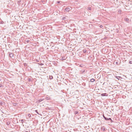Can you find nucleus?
I'll return each mask as SVG.
<instances>
[{"instance_id": "nucleus-1", "label": "nucleus", "mask_w": 132, "mask_h": 132, "mask_svg": "<svg viewBox=\"0 0 132 132\" xmlns=\"http://www.w3.org/2000/svg\"><path fill=\"white\" fill-rule=\"evenodd\" d=\"M9 56L10 57L12 58L13 56V53L9 52Z\"/></svg>"}, {"instance_id": "nucleus-2", "label": "nucleus", "mask_w": 132, "mask_h": 132, "mask_svg": "<svg viewBox=\"0 0 132 132\" xmlns=\"http://www.w3.org/2000/svg\"><path fill=\"white\" fill-rule=\"evenodd\" d=\"M106 120H110L111 121V122H113V121L110 118H106L105 119Z\"/></svg>"}, {"instance_id": "nucleus-3", "label": "nucleus", "mask_w": 132, "mask_h": 132, "mask_svg": "<svg viewBox=\"0 0 132 132\" xmlns=\"http://www.w3.org/2000/svg\"><path fill=\"white\" fill-rule=\"evenodd\" d=\"M71 7H70V8L69 7H67L65 8V10L66 11H69L70 10V9L71 8Z\"/></svg>"}, {"instance_id": "nucleus-4", "label": "nucleus", "mask_w": 132, "mask_h": 132, "mask_svg": "<svg viewBox=\"0 0 132 132\" xmlns=\"http://www.w3.org/2000/svg\"><path fill=\"white\" fill-rule=\"evenodd\" d=\"M101 95L102 96H107L108 95V94L106 93H104V94H102Z\"/></svg>"}, {"instance_id": "nucleus-5", "label": "nucleus", "mask_w": 132, "mask_h": 132, "mask_svg": "<svg viewBox=\"0 0 132 132\" xmlns=\"http://www.w3.org/2000/svg\"><path fill=\"white\" fill-rule=\"evenodd\" d=\"M125 20L126 21H127V22H129V19L128 18H125Z\"/></svg>"}, {"instance_id": "nucleus-6", "label": "nucleus", "mask_w": 132, "mask_h": 132, "mask_svg": "<svg viewBox=\"0 0 132 132\" xmlns=\"http://www.w3.org/2000/svg\"><path fill=\"white\" fill-rule=\"evenodd\" d=\"M66 58L65 56L63 57L62 58L61 60H66Z\"/></svg>"}, {"instance_id": "nucleus-7", "label": "nucleus", "mask_w": 132, "mask_h": 132, "mask_svg": "<svg viewBox=\"0 0 132 132\" xmlns=\"http://www.w3.org/2000/svg\"><path fill=\"white\" fill-rule=\"evenodd\" d=\"M79 113H78V111H76L75 112V115H77V114L79 115Z\"/></svg>"}, {"instance_id": "nucleus-8", "label": "nucleus", "mask_w": 132, "mask_h": 132, "mask_svg": "<svg viewBox=\"0 0 132 132\" xmlns=\"http://www.w3.org/2000/svg\"><path fill=\"white\" fill-rule=\"evenodd\" d=\"M95 80L93 78L91 79L90 80V81L92 82H93Z\"/></svg>"}, {"instance_id": "nucleus-9", "label": "nucleus", "mask_w": 132, "mask_h": 132, "mask_svg": "<svg viewBox=\"0 0 132 132\" xmlns=\"http://www.w3.org/2000/svg\"><path fill=\"white\" fill-rule=\"evenodd\" d=\"M43 99H39L38 100V102H41V101H43Z\"/></svg>"}, {"instance_id": "nucleus-10", "label": "nucleus", "mask_w": 132, "mask_h": 132, "mask_svg": "<svg viewBox=\"0 0 132 132\" xmlns=\"http://www.w3.org/2000/svg\"><path fill=\"white\" fill-rule=\"evenodd\" d=\"M53 78V76H49V79H52Z\"/></svg>"}, {"instance_id": "nucleus-11", "label": "nucleus", "mask_w": 132, "mask_h": 132, "mask_svg": "<svg viewBox=\"0 0 132 132\" xmlns=\"http://www.w3.org/2000/svg\"><path fill=\"white\" fill-rule=\"evenodd\" d=\"M24 120H24V119H21L19 121H21V122H22V123H23L24 122Z\"/></svg>"}, {"instance_id": "nucleus-12", "label": "nucleus", "mask_w": 132, "mask_h": 132, "mask_svg": "<svg viewBox=\"0 0 132 132\" xmlns=\"http://www.w3.org/2000/svg\"><path fill=\"white\" fill-rule=\"evenodd\" d=\"M83 52L84 53H86L87 52V50H83Z\"/></svg>"}, {"instance_id": "nucleus-13", "label": "nucleus", "mask_w": 132, "mask_h": 132, "mask_svg": "<svg viewBox=\"0 0 132 132\" xmlns=\"http://www.w3.org/2000/svg\"><path fill=\"white\" fill-rule=\"evenodd\" d=\"M116 78L118 79L119 80V78H120L121 77H120V76H116Z\"/></svg>"}, {"instance_id": "nucleus-14", "label": "nucleus", "mask_w": 132, "mask_h": 132, "mask_svg": "<svg viewBox=\"0 0 132 132\" xmlns=\"http://www.w3.org/2000/svg\"><path fill=\"white\" fill-rule=\"evenodd\" d=\"M28 81H31V78H29L28 79Z\"/></svg>"}, {"instance_id": "nucleus-15", "label": "nucleus", "mask_w": 132, "mask_h": 132, "mask_svg": "<svg viewBox=\"0 0 132 132\" xmlns=\"http://www.w3.org/2000/svg\"><path fill=\"white\" fill-rule=\"evenodd\" d=\"M38 114H40L38 112L37 110H36L35 111Z\"/></svg>"}, {"instance_id": "nucleus-16", "label": "nucleus", "mask_w": 132, "mask_h": 132, "mask_svg": "<svg viewBox=\"0 0 132 132\" xmlns=\"http://www.w3.org/2000/svg\"><path fill=\"white\" fill-rule=\"evenodd\" d=\"M28 116L30 118L31 117V115L30 114H29L28 115Z\"/></svg>"}, {"instance_id": "nucleus-17", "label": "nucleus", "mask_w": 132, "mask_h": 132, "mask_svg": "<svg viewBox=\"0 0 132 132\" xmlns=\"http://www.w3.org/2000/svg\"><path fill=\"white\" fill-rule=\"evenodd\" d=\"M88 10H91V7H88Z\"/></svg>"}, {"instance_id": "nucleus-18", "label": "nucleus", "mask_w": 132, "mask_h": 132, "mask_svg": "<svg viewBox=\"0 0 132 132\" xmlns=\"http://www.w3.org/2000/svg\"><path fill=\"white\" fill-rule=\"evenodd\" d=\"M102 129L103 130V131H105V129L104 128H102Z\"/></svg>"}, {"instance_id": "nucleus-19", "label": "nucleus", "mask_w": 132, "mask_h": 132, "mask_svg": "<svg viewBox=\"0 0 132 132\" xmlns=\"http://www.w3.org/2000/svg\"><path fill=\"white\" fill-rule=\"evenodd\" d=\"M3 23H4V22L3 21H1V24H3Z\"/></svg>"}, {"instance_id": "nucleus-20", "label": "nucleus", "mask_w": 132, "mask_h": 132, "mask_svg": "<svg viewBox=\"0 0 132 132\" xmlns=\"http://www.w3.org/2000/svg\"><path fill=\"white\" fill-rule=\"evenodd\" d=\"M129 63L130 64H132V61H130L129 62Z\"/></svg>"}, {"instance_id": "nucleus-21", "label": "nucleus", "mask_w": 132, "mask_h": 132, "mask_svg": "<svg viewBox=\"0 0 132 132\" xmlns=\"http://www.w3.org/2000/svg\"><path fill=\"white\" fill-rule=\"evenodd\" d=\"M65 17H62V19L64 20V19H65Z\"/></svg>"}, {"instance_id": "nucleus-22", "label": "nucleus", "mask_w": 132, "mask_h": 132, "mask_svg": "<svg viewBox=\"0 0 132 132\" xmlns=\"http://www.w3.org/2000/svg\"><path fill=\"white\" fill-rule=\"evenodd\" d=\"M103 116L104 118L105 119L106 117L104 115H103Z\"/></svg>"}, {"instance_id": "nucleus-23", "label": "nucleus", "mask_w": 132, "mask_h": 132, "mask_svg": "<svg viewBox=\"0 0 132 132\" xmlns=\"http://www.w3.org/2000/svg\"><path fill=\"white\" fill-rule=\"evenodd\" d=\"M103 116L104 118L105 119L106 117L104 115H103Z\"/></svg>"}, {"instance_id": "nucleus-24", "label": "nucleus", "mask_w": 132, "mask_h": 132, "mask_svg": "<svg viewBox=\"0 0 132 132\" xmlns=\"http://www.w3.org/2000/svg\"><path fill=\"white\" fill-rule=\"evenodd\" d=\"M103 116L104 118L105 119L106 117L104 115H103Z\"/></svg>"}, {"instance_id": "nucleus-25", "label": "nucleus", "mask_w": 132, "mask_h": 132, "mask_svg": "<svg viewBox=\"0 0 132 132\" xmlns=\"http://www.w3.org/2000/svg\"><path fill=\"white\" fill-rule=\"evenodd\" d=\"M103 116L104 118L105 119L106 117L104 115H103Z\"/></svg>"}, {"instance_id": "nucleus-26", "label": "nucleus", "mask_w": 132, "mask_h": 132, "mask_svg": "<svg viewBox=\"0 0 132 132\" xmlns=\"http://www.w3.org/2000/svg\"><path fill=\"white\" fill-rule=\"evenodd\" d=\"M10 124V122H7V124L8 125H9Z\"/></svg>"}, {"instance_id": "nucleus-27", "label": "nucleus", "mask_w": 132, "mask_h": 132, "mask_svg": "<svg viewBox=\"0 0 132 132\" xmlns=\"http://www.w3.org/2000/svg\"><path fill=\"white\" fill-rule=\"evenodd\" d=\"M26 41L27 42V43H28L30 41L29 40H27Z\"/></svg>"}, {"instance_id": "nucleus-28", "label": "nucleus", "mask_w": 132, "mask_h": 132, "mask_svg": "<svg viewBox=\"0 0 132 132\" xmlns=\"http://www.w3.org/2000/svg\"><path fill=\"white\" fill-rule=\"evenodd\" d=\"M27 65V64L26 63H25L24 64V65L25 66H26Z\"/></svg>"}, {"instance_id": "nucleus-29", "label": "nucleus", "mask_w": 132, "mask_h": 132, "mask_svg": "<svg viewBox=\"0 0 132 132\" xmlns=\"http://www.w3.org/2000/svg\"><path fill=\"white\" fill-rule=\"evenodd\" d=\"M102 25H101L100 26V28H102Z\"/></svg>"}, {"instance_id": "nucleus-30", "label": "nucleus", "mask_w": 132, "mask_h": 132, "mask_svg": "<svg viewBox=\"0 0 132 132\" xmlns=\"http://www.w3.org/2000/svg\"><path fill=\"white\" fill-rule=\"evenodd\" d=\"M2 86V84H0V87H1Z\"/></svg>"}, {"instance_id": "nucleus-31", "label": "nucleus", "mask_w": 132, "mask_h": 132, "mask_svg": "<svg viewBox=\"0 0 132 132\" xmlns=\"http://www.w3.org/2000/svg\"><path fill=\"white\" fill-rule=\"evenodd\" d=\"M118 62H116V64H118Z\"/></svg>"}, {"instance_id": "nucleus-32", "label": "nucleus", "mask_w": 132, "mask_h": 132, "mask_svg": "<svg viewBox=\"0 0 132 132\" xmlns=\"http://www.w3.org/2000/svg\"><path fill=\"white\" fill-rule=\"evenodd\" d=\"M84 71H84V70L83 71H82V72H84Z\"/></svg>"}, {"instance_id": "nucleus-33", "label": "nucleus", "mask_w": 132, "mask_h": 132, "mask_svg": "<svg viewBox=\"0 0 132 132\" xmlns=\"http://www.w3.org/2000/svg\"><path fill=\"white\" fill-rule=\"evenodd\" d=\"M26 132H28V131H26Z\"/></svg>"}]
</instances>
